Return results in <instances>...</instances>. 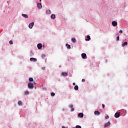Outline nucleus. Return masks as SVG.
I'll return each mask as SVG.
<instances>
[{
	"label": "nucleus",
	"instance_id": "obj_1",
	"mask_svg": "<svg viewBox=\"0 0 128 128\" xmlns=\"http://www.w3.org/2000/svg\"><path fill=\"white\" fill-rule=\"evenodd\" d=\"M28 88H34V84L31 82L28 83Z\"/></svg>",
	"mask_w": 128,
	"mask_h": 128
},
{
	"label": "nucleus",
	"instance_id": "obj_2",
	"mask_svg": "<svg viewBox=\"0 0 128 128\" xmlns=\"http://www.w3.org/2000/svg\"><path fill=\"white\" fill-rule=\"evenodd\" d=\"M34 22H32L30 24L28 25L29 28H32V27L34 26Z\"/></svg>",
	"mask_w": 128,
	"mask_h": 128
},
{
	"label": "nucleus",
	"instance_id": "obj_3",
	"mask_svg": "<svg viewBox=\"0 0 128 128\" xmlns=\"http://www.w3.org/2000/svg\"><path fill=\"white\" fill-rule=\"evenodd\" d=\"M112 25L113 26H118V22H116V21L112 22Z\"/></svg>",
	"mask_w": 128,
	"mask_h": 128
},
{
	"label": "nucleus",
	"instance_id": "obj_4",
	"mask_svg": "<svg viewBox=\"0 0 128 128\" xmlns=\"http://www.w3.org/2000/svg\"><path fill=\"white\" fill-rule=\"evenodd\" d=\"M120 112H116L114 114L115 118H120Z\"/></svg>",
	"mask_w": 128,
	"mask_h": 128
},
{
	"label": "nucleus",
	"instance_id": "obj_5",
	"mask_svg": "<svg viewBox=\"0 0 128 128\" xmlns=\"http://www.w3.org/2000/svg\"><path fill=\"white\" fill-rule=\"evenodd\" d=\"M82 58H83L84 60L86 59V54H84V53H82Z\"/></svg>",
	"mask_w": 128,
	"mask_h": 128
},
{
	"label": "nucleus",
	"instance_id": "obj_6",
	"mask_svg": "<svg viewBox=\"0 0 128 128\" xmlns=\"http://www.w3.org/2000/svg\"><path fill=\"white\" fill-rule=\"evenodd\" d=\"M37 46L38 50H40L42 48V44H38Z\"/></svg>",
	"mask_w": 128,
	"mask_h": 128
},
{
	"label": "nucleus",
	"instance_id": "obj_7",
	"mask_svg": "<svg viewBox=\"0 0 128 128\" xmlns=\"http://www.w3.org/2000/svg\"><path fill=\"white\" fill-rule=\"evenodd\" d=\"M38 8H39V10H40L42 8V3L38 4Z\"/></svg>",
	"mask_w": 128,
	"mask_h": 128
},
{
	"label": "nucleus",
	"instance_id": "obj_8",
	"mask_svg": "<svg viewBox=\"0 0 128 128\" xmlns=\"http://www.w3.org/2000/svg\"><path fill=\"white\" fill-rule=\"evenodd\" d=\"M69 106L72 109L71 112H74V105L70 104Z\"/></svg>",
	"mask_w": 128,
	"mask_h": 128
},
{
	"label": "nucleus",
	"instance_id": "obj_9",
	"mask_svg": "<svg viewBox=\"0 0 128 128\" xmlns=\"http://www.w3.org/2000/svg\"><path fill=\"white\" fill-rule=\"evenodd\" d=\"M94 114L96 116H100V112L98 111H95Z\"/></svg>",
	"mask_w": 128,
	"mask_h": 128
},
{
	"label": "nucleus",
	"instance_id": "obj_10",
	"mask_svg": "<svg viewBox=\"0 0 128 128\" xmlns=\"http://www.w3.org/2000/svg\"><path fill=\"white\" fill-rule=\"evenodd\" d=\"M22 16L23 18H28V16L26 14H22Z\"/></svg>",
	"mask_w": 128,
	"mask_h": 128
},
{
	"label": "nucleus",
	"instance_id": "obj_11",
	"mask_svg": "<svg viewBox=\"0 0 128 128\" xmlns=\"http://www.w3.org/2000/svg\"><path fill=\"white\" fill-rule=\"evenodd\" d=\"M30 62H36L37 60H36V58H30Z\"/></svg>",
	"mask_w": 128,
	"mask_h": 128
},
{
	"label": "nucleus",
	"instance_id": "obj_12",
	"mask_svg": "<svg viewBox=\"0 0 128 128\" xmlns=\"http://www.w3.org/2000/svg\"><path fill=\"white\" fill-rule=\"evenodd\" d=\"M110 122H108L104 124V128H106V126H110Z\"/></svg>",
	"mask_w": 128,
	"mask_h": 128
},
{
	"label": "nucleus",
	"instance_id": "obj_13",
	"mask_svg": "<svg viewBox=\"0 0 128 128\" xmlns=\"http://www.w3.org/2000/svg\"><path fill=\"white\" fill-rule=\"evenodd\" d=\"M127 45H128V42H126L124 43H122V48H124L125 46H127Z\"/></svg>",
	"mask_w": 128,
	"mask_h": 128
},
{
	"label": "nucleus",
	"instance_id": "obj_14",
	"mask_svg": "<svg viewBox=\"0 0 128 128\" xmlns=\"http://www.w3.org/2000/svg\"><path fill=\"white\" fill-rule=\"evenodd\" d=\"M51 18H52V20H54L56 18V15L52 14L51 15Z\"/></svg>",
	"mask_w": 128,
	"mask_h": 128
},
{
	"label": "nucleus",
	"instance_id": "obj_15",
	"mask_svg": "<svg viewBox=\"0 0 128 128\" xmlns=\"http://www.w3.org/2000/svg\"><path fill=\"white\" fill-rule=\"evenodd\" d=\"M90 40V36H87V38L86 39V40L88 42V40Z\"/></svg>",
	"mask_w": 128,
	"mask_h": 128
},
{
	"label": "nucleus",
	"instance_id": "obj_16",
	"mask_svg": "<svg viewBox=\"0 0 128 128\" xmlns=\"http://www.w3.org/2000/svg\"><path fill=\"white\" fill-rule=\"evenodd\" d=\"M62 75L64 76H68V73H66V72H62Z\"/></svg>",
	"mask_w": 128,
	"mask_h": 128
},
{
	"label": "nucleus",
	"instance_id": "obj_17",
	"mask_svg": "<svg viewBox=\"0 0 128 128\" xmlns=\"http://www.w3.org/2000/svg\"><path fill=\"white\" fill-rule=\"evenodd\" d=\"M78 116H80V118H84V114L80 113L78 114Z\"/></svg>",
	"mask_w": 128,
	"mask_h": 128
},
{
	"label": "nucleus",
	"instance_id": "obj_18",
	"mask_svg": "<svg viewBox=\"0 0 128 128\" xmlns=\"http://www.w3.org/2000/svg\"><path fill=\"white\" fill-rule=\"evenodd\" d=\"M47 14H50V10H48L46 12Z\"/></svg>",
	"mask_w": 128,
	"mask_h": 128
},
{
	"label": "nucleus",
	"instance_id": "obj_19",
	"mask_svg": "<svg viewBox=\"0 0 128 128\" xmlns=\"http://www.w3.org/2000/svg\"><path fill=\"white\" fill-rule=\"evenodd\" d=\"M28 81L30 82H34V78H30L28 79Z\"/></svg>",
	"mask_w": 128,
	"mask_h": 128
},
{
	"label": "nucleus",
	"instance_id": "obj_20",
	"mask_svg": "<svg viewBox=\"0 0 128 128\" xmlns=\"http://www.w3.org/2000/svg\"><path fill=\"white\" fill-rule=\"evenodd\" d=\"M66 46L67 48H68V50H70V45L68 44H66Z\"/></svg>",
	"mask_w": 128,
	"mask_h": 128
},
{
	"label": "nucleus",
	"instance_id": "obj_21",
	"mask_svg": "<svg viewBox=\"0 0 128 128\" xmlns=\"http://www.w3.org/2000/svg\"><path fill=\"white\" fill-rule=\"evenodd\" d=\"M75 90H78V85H76L74 88Z\"/></svg>",
	"mask_w": 128,
	"mask_h": 128
},
{
	"label": "nucleus",
	"instance_id": "obj_22",
	"mask_svg": "<svg viewBox=\"0 0 128 128\" xmlns=\"http://www.w3.org/2000/svg\"><path fill=\"white\" fill-rule=\"evenodd\" d=\"M72 42H76V38H72Z\"/></svg>",
	"mask_w": 128,
	"mask_h": 128
},
{
	"label": "nucleus",
	"instance_id": "obj_23",
	"mask_svg": "<svg viewBox=\"0 0 128 128\" xmlns=\"http://www.w3.org/2000/svg\"><path fill=\"white\" fill-rule=\"evenodd\" d=\"M18 104L19 106H22V101H19V102H18Z\"/></svg>",
	"mask_w": 128,
	"mask_h": 128
},
{
	"label": "nucleus",
	"instance_id": "obj_24",
	"mask_svg": "<svg viewBox=\"0 0 128 128\" xmlns=\"http://www.w3.org/2000/svg\"><path fill=\"white\" fill-rule=\"evenodd\" d=\"M30 94V92H28V91H25L24 92V94L25 95H28Z\"/></svg>",
	"mask_w": 128,
	"mask_h": 128
},
{
	"label": "nucleus",
	"instance_id": "obj_25",
	"mask_svg": "<svg viewBox=\"0 0 128 128\" xmlns=\"http://www.w3.org/2000/svg\"><path fill=\"white\" fill-rule=\"evenodd\" d=\"M56 96V94H54V92L51 93V96Z\"/></svg>",
	"mask_w": 128,
	"mask_h": 128
},
{
	"label": "nucleus",
	"instance_id": "obj_26",
	"mask_svg": "<svg viewBox=\"0 0 128 128\" xmlns=\"http://www.w3.org/2000/svg\"><path fill=\"white\" fill-rule=\"evenodd\" d=\"M109 118H110V116H105V118H106V120H108Z\"/></svg>",
	"mask_w": 128,
	"mask_h": 128
},
{
	"label": "nucleus",
	"instance_id": "obj_27",
	"mask_svg": "<svg viewBox=\"0 0 128 128\" xmlns=\"http://www.w3.org/2000/svg\"><path fill=\"white\" fill-rule=\"evenodd\" d=\"M116 40H117V42L120 40V36H119L116 37Z\"/></svg>",
	"mask_w": 128,
	"mask_h": 128
},
{
	"label": "nucleus",
	"instance_id": "obj_28",
	"mask_svg": "<svg viewBox=\"0 0 128 128\" xmlns=\"http://www.w3.org/2000/svg\"><path fill=\"white\" fill-rule=\"evenodd\" d=\"M42 58H46V55L42 54Z\"/></svg>",
	"mask_w": 128,
	"mask_h": 128
},
{
	"label": "nucleus",
	"instance_id": "obj_29",
	"mask_svg": "<svg viewBox=\"0 0 128 128\" xmlns=\"http://www.w3.org/2000/svg\"><path fill=\"white\" fill-rule=\"evenodd\" d=\"M9 44H13L12 40H10V41L9 42Z\"/></svg>",
	"mask_w": 128,
	"mask_h": 128
},
{
	"label": "nucleus",
	"instance_id": "obj_30",
	"mask_svg": "<svg viewBox=\"0 0 128 128\" xmlns=\"http://www.w3.org/2000/svg\"><path fill=\"white\" fill-rule=\"evenodd\" d=\"M76 128H82V126H76Z\"/></svg>",
	"mask_w": 128,
	"mask_h": 128
},
{
	"label": "nucleus",
	"instance_id": "obj_31",
	"mask_svg": "<svg viewBox=\"0 0 128 128\" xmlns=\"http://www.w3.org/2000/svg\"><path fill=\"white\" fill-rule=\"evenodd\" d=\"M86 82V80L84 79L82 80V82Z\"/></svg>",
	"mask_w": 128,
	"mask_h": 128
},
{
	"label": "nucleus",
	"instance_id": "obj_32",
	"mask_svg": "<svg viewBox=\"0 0 128 128\" xmlns=\"http://www.w3.org/2000/svg\"><path fill=\"white\" fill-rule=\"evenodd\" d=\"M119 32L120 34H122V30H120Z\"/></svg>",
	"mask_w": 128,
	"mask_h": 128
},
{
	"label": "nucleus",
	"instance_id": "obj_33",
	"mask_svg": "<svg viewBox=\"0 0 128 128\" xmlns=\"http://www.w3.org/2000/svg\"><path fill=\"white\" fill-rule=\"evenodd\" d=\"M102 108H104V104H102Z\"/></svg>",
	"mask_w": 128,
	"mask_h": 128
},
{
	"label": "nucleus",
	"instance_id": "obj_34",
	"mask_svg": "<svg viewBox=\"0 0 128 128\" xmlns=\"http://www.w3.org/2000/svg\"><path fill=\"white\" fill-rule=\"evenodd\" d=\"M72 84H73V86H76V84H75L74 82V83Z\"/></svg>",
	"mask_w": 128,
	"mask_h": 128
},
{
	"label": "nucleus",
	"instance_id": "obj_35",
	"mask_svg": "<svg viewBox=\"0 0 128 128\" xmlns=\"http://www.w3.org/2000/svg\"><path fill=\"white\" fill-rule=\"evenodd\" d=\"M62 128H66V127H64V126H63L62 127Z\"/></svg>",
	"mask_w": 128,
	"mask_h": 128
},
{
	"label": "nucleus",
	"instance_id": "obj_36",
	"mask_svg": "<svg viewBox=\"0 0 128 128\" xmlns=\"http://www.w3.org/2000/svg\"><path fill=\"white\" fill-rule=\"evenodd\" d=\"M40 2H42V0H40Z\"/></svg>",
	"mask_w": 128,
	"mask_h": 128
},
{
	"label": "nucleus",
	"instance_id": "obj_37",
	"mask_svg": "<svg viewBox=\"0 0 128 128\" xmlns=\"http://www.w3.org/2000/svg\"><path fill=\"white\" fill-rule=\"evenodd\" d=\"M34 84H36V82H34Z\"/></svg>",
	"mask_w": 128,
	"mask_h": 128
}]
</instances>
